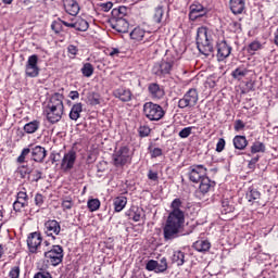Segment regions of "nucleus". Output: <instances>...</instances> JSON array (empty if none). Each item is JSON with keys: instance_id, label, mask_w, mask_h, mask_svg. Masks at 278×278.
Wrapping results in <instances>:
<instances>
[{"instance_id": "obj_14", "label": "nucleus", "mask_w": 278, "mask_h": 278, "mask_svg": "<svg viewBox=\"0 0 278 278\" xmlns=\"http://www.w3.org/2000/svg\"><path fill=\"white\" fill-rule=\"evenodd\" d=\"M26 77L36 78L40 75V67L38 66V54H33L28 56L25 65Z\"/></svg>"}, {"instance_id": "obj_45", "label": "nucleus", "mask_w": 278, "mask_h": 278, "mask_svg": "<svg viewBox=\"0 0 278 278\" xmlns=\"http://www.w3.org/2000/svg\"><path fill=\"white\" fill-rule=\"evenodd\" d=\"M157 273H166L168 270V260L166 257H162L160 262H157Z\"/></svg>"}, {"instance_id": "obj_59", "label": "nucleus", "mask_w": 278, "mask_h": 278, "mask_svg": "<svg viewBox=\"0 0 278 278\" xmlns=\"http://www.w3.org/2000/svg\"><path fill=\"white\" fill-rule=\"evenodd\" d=\"M230 28L235 34H240V31H242V24L239 22H232L230 23Z\"/></svg>"}, {"instance_id": "obj_3", "label": "nucleus", "mask_w": 278, "mask_h": 278, "mask_svg": "<svg viewBox=\"0 0 278 278\" xmlns=\"http://www.w3.org/2000/svg\"><path fill=\"white\" fill-rule=\"evenodd\" d=\"M210 29L205 26H201L197 30V47L198 51L206 58L214 53V45L212 43V36L207 33Z\"/></svg>"}, {"instance_id": "obj_29", "label": "nucleus", "mask_w": 278, "mask_h": 278, "mask_svg": "<svg viewBox=\"0 0 278 278\" xmlns=\"http://www.w3.org/2000/svg\"><path fill=\"white\" fill-rule=\"evenodd\" d=\"M127 206V197L118 195L113 200V207L115 212H123Z\"/></svg>"}, {"instance_id": "obj_6", "label": "nucleus", "mask_w": 278, "mask_h": 278, "mask_svg": "<svg viewBox=\"0 0 278 278\" xmlns=\"http://www.w3.org/2000/svg\"><path fill=\"white\" fill-rule=\"evenodd\" d=\"M143 115L148 121H162L166 116V111L157 103L146 102L143 104Z\"/></svg>"}, {"instance_id": "obj_26", "label": "nucleus", "mask_w": 278, "mask_h": 278, "mask_svg": "<svg viewBox=\"0 0 278 278\" xmlns=\"http://www.w3.org/2000/svg\"><path fill=\"white\" fill-rule=\"evenodd\" d=\"M192 249H194V251H198V253H207V251L212 249V243L207 240H198L193 242Z\"/></svg>"}, {"instance_id": "obj_61", "label": "nucleus", "mask_w": 278, "mask_h": 278, "mask_svg": "<svg viewBox=\"0 0 278 278\" xmlns=\"http://www.w3.org/2000/svg\"><path fill=\"white\" fill-rule=\"evenodd\" d=\"M244 127H247V125L244 124V122H242V119H237L235 122V131H242Z\"/></svg>"}, {"instance_id": "obj_31", "label": "nucleus", "mask_w": 278, "mask_h": 278, "mask_svg": "<svg viewBox=\"0 0 278 278\" xmlns=\"http://www.w3.org/2000/svg\"><path fill=\"white\" fill-rule=\"evenodd\" d=\"M144 36H147V30L138 27H135L130 31V39L136 40V42H140L141 40H144Z\"/></svg>"}, {"instance_id": "obj_15", "label": "nucleus", "mask_w": 278, "mask_h": 278, "mask_svg": "<svg viewBox=\"0 0 278 278\" xmlns=\"http://www.w3.org/2000/svg\"><path fill=\"white\" fill-rule=\"evenodd\" d=\"M148 93L153 101H161V99H164L166 91L164 90V86L157 83H150L148 85Z\"/></svg>"}, {"instance_id": "obj_24", "label": "nucleus", "mask_w": 278, "mask_h": 278, "mask_svg": "<svg viewBox=\"0 0 278 278\" xmlns=\"http://www.w3.org/2000/svg\"><path fill=\"white\" fill-rule=\"evenodd\" d=\"M214 186H216V182L212 181V179L206 176L205 178L200 180L199 190L201 194H207V192H210V190H212Z\"/></svg>"}, {"instance_id": "obj_9", "label": "nucleus", "mask_w": 278, "mask_h": 278, "mask_svg": "<svg viewBox=\"0 0 278 278\" xmlns=\"http://www.w3.org/2000/svg\"><path fill=\"white\" fill-rule=\"evenodd\" d=\"M187 176L191 184H200L201 180L207 177V167L201 164L191 165L188 168Z\"/></svg>"}, {"instance_id": "obj_63", "label": "nucleus", "mask_w": 278, "mask_h": 278, "mask_svg": "<svg viewBox=\"0 0 278 278\" xmlns=\"http://www.w3.org/2000/svg\"><path fill=\"white\" fill-rule=\"evenodd\" d=\"M257 162H260V156H256L250 160L248 164L249 168H255V165L257 164Z\"/></svg>"}, {"instance_id": "obj_10", "label": "nucleus", "mask_w": 278, "mask_h": 278, "mask_svg": "<svg viewBox=\"0 0 278 278\" xmlns=\"http://www.w3.org/2000/svg\"><path fill=\"white\" fill-rule=\"evenodd\" d=\"M43 233L51 240H58V236L62 233V225L56 219H48L43 223Z\"/></svg>"}, {"instance_id": "obj_20", "label": "nucleus", "mask_w": 278, "mask_h": 278, "mask_svg": "<svg viewBox=\"0 0 278 278\" xmlns=\"http://www.w3.org/2000/svg\"><path fill=\"white\" fill-rule=\"evenodd\" d=\"M229 9L235 16H238V14H242L247 10V2L244 0H230Z\"/></svg>"}, {"instance_id": "obj_46", "label": "nucleus", "mask_w": 278, "mask_h": 278, "mask_svg": "<svg viewBox=\"0 0 278 278\" xmlns=\"http://www.w3.org/2000/svg\"><path fill=\"white\" fill-rule=\"evenodd\" d=\"M67 53L71 60H75V58H77V53H79V48H77L75 45H70L67 47Z\"/></svg>"}, {"instance_id": "obj_22", "label": "nucleus", "mask_w": 278, "mask_h": 278, "mask_svg": "<svg viewBox=\"0 0 278 278\" xmlns=\"http://www.w3.org/2000/svg\"><path fill=\"white\" fill-rule=\"evenodd\" d=\"M111 25L118 34H127L129 31V22L127 20H111Z\"/></svg>"}, {"instance_id": "obj_7", "label": "nucleus", "mask_w": 278, "mask_h": 278, "mask_svg": "<svg viewBox=\"0 0 278 278\" xmlns=\"http://www.w3.org/2000/svg\"><path fill=\"white\" fill-rule=\"evenodd\" d=\"M199 103V91L197 88H190L178 101L179 110H192Z\"/></svg>"}, {"instance_id": "obj_19", "label": "nucleus", "mask_w": 278, "mask_h": 278, "mask_svg": "<svg viewBox=\"0 0 278 278\" xmlns=\"http://www.w3.org/2000/svg\"><path fill=\"white\" fill-rule=\"evenodd\" d=\"M63 8L70 16H77L79 14V3L77 0H63Z\"/></svg>"}, {"instance_id": "obj_17", "label": "nucleus", "mask_w": 278, "mask_h": 278, "mask_svg": "<svg viewBox=\"0 0 278 278\" xmlns=\"http://www.w3.org/2000/svg\"><path fill=\"white\" fill-rule=\"evenodd\" d=\"M216 47L218 62H223L224 60H227L229 55H231L232 48L229 46V43H227L226 40L218 41Z\"/></svg>"}, {"instance_id": "obj_40", "label": "nucleus", "mask_w": 278, "mask_h": 278, "mask_svg": "<svg viewBox=\"0 0 278 278\" xmlns=\"http://www.w3.org/2000/svg\"><path fill=\"white\" fill-rule=\"evenodd\" d=\"M80 73H83L84 77H92V75H94V66H92V63H85Z\"/></svg>"}, {"instance_id": "obj_2", "label": "nucleus", "mask_w": 278, "mask_h": 278, "mask_svg": "<svg viewBox=\"0 0 278 278\" xmlns=\"http://www.w3.org/2000/svg\"><path fill=\"white\" fill-rule=\"evenodd\" d=\"M43 116L51 125L62 121V116H64V94L54 92L48 98V102L43 108Z\"/></svg>"}, {"instance_id": "obj_32", "label": "nucleus", "mask_w": 278, "mask_h": 278, "mask_svg": "<svg viewBox=\"0 0 278 278\" xmlns=\"http://www.w3.org/2000/svg\"><path fill=\"white\" fill-rule=\"evenodd\" d=\"M126 216H128L134 223H140L142 218V208L131 207L126 212Z\"/></svg>"}, {"instance_id": "obj_37", "label": "nucleus", "mask_w": 278, "mask_h": 278, "mask_svg": "<svg viewBox=\"0 0 278 278\" xmlns=\"http://www.w3.org/2000/svg\"><path fill=\"white\" fill-rule=\"evenodd\" d=\"M38 268L40 271L35 274L34 278H53V276H51V273L47 271V270H49L48 265H41L39 263Z\"/></svg>"}, {"instance_id": "obj_18", "label": "nucleus", "mask_w": 278, "mask_h": 278, "mask_svg": "<svg viewBox=\"0 0 278 278\" xmlns=\"http://www.w3.org/2000/svg\"><path fill=\"white\" fill-rule=\"evenodd\" d=\"M113 97L123 103H128V101H131L132 93L127 87H119L113 90Z\"/></svg>"}, {"instance_id": "obj_36", "label": "nucleus", "mask_w": 278, "mask_h": 278, "mask_svg": "<svg viewBox=\"0 0 278 278\" xmlns=\"http://www.w3.org/2000/svg\"><path fill=\"white\" fill-rule=\"evenodd\" d=\"M64 23H70V22H66V21H64V20H62V18H58V20H55V21H53L52 23H51V29H52V31H54V34H62V31H64Z\"/></svg>"}, {"instance_id": "obj_58", "label": "nucleus", "mask_w": 278, "mask_h": 278, "mask_svg": "<svg viewBox=\"0 0 278 278\" xmlns=\"http://www.w3.org/2000/svg\"><path fill=\"white\" fill-rule=\"evenodd\" d=\"M190 16H192V14H200V12H203V5L201 4H192L190 7Z\"/></svg>"}, {"instance_id": "obj_53", "label": "nucleus", "mask_w": 278, "mask_h": 278, "mask_svg": "<svg viewBox=\"0 0 278 278\" xmlns=\"http://www.w3.org/2000/svg\"><path fill=\"white\" fill-rule=\"evenodd\" d=\"M89 101L91 105H99L101 103V96H99V93L92 92L89 96Z\"/></svg>"}, {"instance_id": "obj_48", "label": "nucleus", "mask_w": 278, "mask_h": 278, "mask_svg": "<svg viewBox=\"0 0 278 278\" xmlns=\"http://www.w3.org/2000/svg\"><path fill=\"white\" fill-rule=\"evenodd\" d=\"M9 277L10 278H21V266L15 265V266L11 267V269L9 271Z\"/></svg>"}, {"instance_id": "obj_38", "label": "nucleus", "mask_w": 278, "mask_h": 278, "mask_svg": "<svg viewBox=\"0 0 278 278\" xmlns=\"http://www.w3.org/2000/svg\"><path fill=\"white\" fill-rule=\"evenodd\" d=\"M262 49H264V45H262V42H260L257 40H254L249 43L248 53L250 55H255V51H262Z\"/></svg>"}, {"instance_id": "obj_64", "label": "nucleus", "mask_w": 278, "mask_h": 278, "mask_svg": "<svg viewBox=\"0 0 278 278\" xmlns=\"http://www.w3.org/2000/svg\"><path fill=\"white\" fill-rule=\"evenodd\" d=\"M68 97L72 99V101H75L79 98V91H71Z\"/></svg>"}, {"instance_id": "obj_54", "label": "nucleus", "mask_w": 278, "mask_h": 278, "mask_svg": "<svg viewBox=\"0 0 278 278\" xmlns=\"http://www.w3.org/2000/svg\"><path fill=\"white\" fill-rule=\"evenodd\" d=\"M146 36L149 37L143 41L144 45H155V42H157V36L155 34L151 35V33H146Z\"/></svg>"}, {"instance_id": "obj_51", "label": "nucleus", "mask_w": 278, "mask_h": 278, "mask_svg": "<svg viewBox=\"0 0 278 278\" xmlns=\"http://www.w3.org/2000/svg\"><path fill=\"white\" fill-rule=\"evenodd\" d=\"M30 181L33 182H38L39 179H42V172L39 169L36 170H30V176H29Z\"/></svg>"}, {"instance_id": "obj_42", "label": "nucleus", "mask_w": 278, "mask_h": 278, "mask_svg": "<svg viewBox=\"0 0 278 278\" xmlns=\"http://www.w3.org/2000/svg\"><path fill=\"white\" fill-rule=\"evenodd\" d=\"M266 151V144H264V142L261 141H255L252 146H251V153L255 154V153H264Z\"/></svg>"}, {"instance_id": "obj_49", "label": "nucleus", "mask_w": 278, "mask_h": 278, "mask_svg": "<svg viewBox=\"0 0 278 278\" xmlns=\"http://www.w3.org/2000/svg\"><path fill=\"white\" fill-rule=\"evenodd\" d=\"M192 129H194V126H189V127L182 128V129L178 132L179 138H188L189 136L192 135Z\"/></svg>"}, {"instance_id": "obj_56", "label": "nucleus", "mask_w": 278, "mask_h": 278, "mask_svg": "<svg viewBox=\"0 0 278 278\" xmlns=\"http://www.w3.org/2000/svg\"><path fill=\"white\" fill-rule=\"evenodd\" d=\"M18 174L21 175V178L22 179H25V177H27V175H31V170H29L27 168V165H22L20 168H18Z\"/></svg>"}, {"instance_id": "obj_25", "label": "nucleus", "mask_w": 278, "mask_h": 278, "mask_svg": "<svg viewBox=\"0 0 278 278\" xmlns=\"http://www.w3.org/2000/svg\"><path fill=\"white\" fill-rule=\"evenodd\" d=\"M232 144L238 151H244L249 147V140L242 135H237L232 139Z\"/></svg>"}, {"instance_id": "obj_23", "label": "nucleus", "mask_w": 278, "mask_h": 278, "mask_svg": "<svg viewBox=\"0 0 278 278\" xmlns=\"http://www.w3.org/2000/svg\"><path fill=\"white\" fill-rule=\"evenodd\" d=\"M127 14H129V9L125 5L115 8L111 12V21H121V20H127Z\"/></svg>"}, {"instance_id": "obj_41", "label": "nucleus", "mask_w": 278, "mask_h": 278, "mask_svg": "<svg viewBox=\"0 0 278 278\" xmlns=\"http://www.w3.org/2000/svg\"><path fill=\"white\" fill-rule=\"evenodd\" d=\"M87 207L89 212H97L101 207V201L99 199H89L87 201Z\"/></svg>"}, {"instance_id": "obj_34", "label": "nucleus", "mask_w": 278, "mask_h": 278, "mask_svg": "<svg viewBox=\"0 0 278 278\" xmlns=\"http://www.w3.org/2000/svg\"><path fill=\"white\" fill-rule=\"evenodd\" d=\"M40 129V121L34 119L24 125L23 130L25 134H36Z\"/></svg>"}, {"instance_id": "obj_44", "label": "nucleus", "mask_w": 278, "mask_h": 278, "mask_svg": "<svg viewBox=\"0 0 278 278\" xmlns=\"http://www.w3.org/2000/svg\"><path fill=\"white\" fill-rule=\"evenodd\" d=\"M31 153V149L29 148H24L20 154V156L17 157L16 162L17 164H25L27 161H26V157L27 155H29Z\"/></svg>"}, {"instance_id": "obj_43", "label": "nucleus", "mask_w": 278, "mask_h": 278, "mask_svg": "<svg viewBox=\"0 0 278 278\" xmlns=\"http://www.w3.org/2000/svg\"><path fill=\"white\" fill-rule=\"evenodd\" d=\"M148 151H149L152 160L155 157H162L164 155L162 148H153V143H151L148 147Z\"/></svg>"}, {"instance_id": "obj_11", "label": "nucleus", "mask_w": 278, "mask_h": 278, "mask_svg": "<svg viewBox=\"0 0 278 278\" xmlns=\"http://www.w3.org/2000/svg\"><path fill=\"white\" fill-rule=\"evenodd\" d=\"M27 249L31 255L38 254L42 247V233L40 231L30 232L27 237Z\"/></svg>"}, {"instance_id": "obj_39", "label": "nucleus", "mask_w": 278, "mask_h": 278, "mask_svg": "<svg viewBox=\"0 0 278 278\" xmlns=\"http://www.w3.org/2000/svg\"><path fill=\"white\" fill-rule=\"evenodd\" d=\"M162 18H164V7L159 5L154 9L153 21L160 25L162 23Z\"/></svg>"}, {"instance_id": "obj_62", "label": "nucleus", "mask_w": 278, "mask_h": 278, "mask_svg": "<svg viewBox=\"0 0 278 278\" xmlns=\"http://www.w3.org/2000/svg\"><path fill=\"white\" fill-rule=\"evenodd\" d=\"M148 179H150V181H157L160 179V177L157 176V172H153V169H150L148 172Z\"/></svg>"}, {"instance_id": "obj_1", "label": "nucleus", "mask_w": 278, "mask_h": 278, "mask_svg": "<svg viewBox=\"0 0 278 278\" xmlns=\"http://www.w3.org/2000/svg\"><path fill=\"white\" fill-rule=\"evenodd\" d=\"M184 202L181 199L176 198L170 203V211L163 227L164 240H175L179 238L184 232V227L186 225V212L181 210Z\"/></svg>"}, {"instance_id": "obj_57", "label": "nucleus", "mask_w": 278, "mask_h": 278, "mask_svg": "<svg viewBox=\"0 0 278 278\" xmlns=\"http://www.w3.org/2000/svg\"><path fill=\"white\" fill-rule=\"evenodd\" d=\"M35 205H37V207H42V205H45V195L41 193L35 194Z\"/></svg>"}, {"instance_id": "obj_47", "label": "nucleus", "mask_w": 278, "mask_h": 278, "mask_svg": "<svg viewBox=\"0 0 278 278\" xmlns=\"http://www.w3.org/2000/svg\"><path fill=\"white\" fill-rule=\"evenodd\" d=\"M138 134L140 136V138H147L151 134V128L149 126H147V125L140 126L138 128Z\"/></svg>"}, {"instance_id": "obj_5", "label": "nucleus", "mask_w": 278, "mask_h": 278, "mask_svg": "<svg viewBox=\"0 0 278 278\" xmlns=\"http://www.w3.org/2000/svg\"><path fill=\"white\" fill-rule=\"evenodd\" d=\"M43 257L45 260L39 264L48 265V268L49 266H60L64 262V248L62 245H52L50 250L43 253Z\"/></svg>"}, {"instance_id": "obj_55", "label": "nucleus", "mask_w": 278, "mask_h": 278, "mask_svg": "<svg viewBox=\"0 0 278 278\" xmlns=\"http://www.w3.org/2000/svg\"><path fill=\"white\" fill-rule=\"evenodd\" d=\"M227 144V142L225 141L224 138H219L217 143H216V149L215 151L217 153H223V151H225V146Z\"/></svg>"}, {"instance_id": "obj_12", "label": "nucleus", "mask_w": 278, "mask_h": 278, "mask_svg": "<svg viewBox=\"0 0 278 278\" xmlns=\"http://www.w3.org/2000/svg\"><path fill=\"white\" fill-rule=\"evenodd\" d=\"M75 162H77V152L75 150H68L61 161L60 169L63 173H71L75 168Z\"/></svg>"}, {"instance_id": "obj_52", "label": "nucleus", "mask_w": 278, "mask_h": 278, "mask_svg": "<svg viewBox=\"0 0 278 278\" xmlns=\"http://www.w3.org/2000/svg\"><path fill=\"white\" fill-rule=\"evenodd\" d=\"M146 270H149V273H153V270H155L157 273V261H148V263L146 264Z\"/></svg>"}, {"instance_id": "obj_50", "label": "nucleus", "mask_w": 278, "mask_h": 278, "mask_svg": "<svg viewBox=\"0 0 278 278\" xmlns=\"http://www.w3.org/2000/svg\"><path fill=\"white\" fill-rule=\"evenodd\" d=\"M74 205H75V202H73L72 199L63 200L61 203V207H62L63 212H68V210H73Z\"/></svg>"}, {"instance_id": "obj_13", "label": "nucleus", "mask_w": 278, "mask_h": 278, "mask_svg": "<svg viewBox=\"0 0 278 278\" xmlns=\"http://www.w3.org/2000/svg\"><path fill=\"white\" fill-rule=\"evenodd\" d=\"M25 207H29V195L25 187L21 188L16 193V200L13 202L14 212H23Z\"/></svg>"}, {"instance_id": "obj_21", "label": "nucleus", "mask_w": 278, "mask_h": 278, "mask_svg": "<svg viewBox=\"0 0 278 278\" xmlns=\"http://www.w3.org/2000/svg\"><path fill=\"white\" fill-rule=\"evenodd\" d=\"M30 152L34 162H38L39 164L45 162V157H47V150L42 148V146H36L30 150Z\"/></svg>"}, {"instance_id": "obj_60", "label": "nucleus", "mask_w": 278, "mask_h": 278, "mask_svg": "<svg viewBox=\"0 0 278 278\" xmlns=\"http://www.w3.org/2000/svg\"><path fill=\"white\" fill-rule=\"evenodd\" d=\"M112 8H114V3L112 2H104L100 4V9L102 12H110Z\"/></svg>"}, {"instance_id": "obj_4", "label": "nucleus", "mask_w": 278, "mask_h": 278, "mask_svg": "<svg viewBox=\"0 0 278 278\" xmlns=\"http://www.w3.org/2000/svg\"><path fill=\"white\" fill-rule=\"evenodd\" d=\"M131 160H134V154L129 146H121L112 154V164L115 168H124L127 164H131Z\"/></svg>"}, {"instance_id": "obj_16", "label": "nucleus", "mask_w": 278, "mask_h": 278, "mask_svg": "<svg viewBox=\"0 0 278 278\" xmlns=\"http://www.w3.org/2000/svg\"><path fill=\"white\" fill-rule=\"evenodd\" d=\"M64 26L76 29V31H88L90 24L83 17H75L72 18L70 23H64Z\"/></svg>"}, {"instance_id": "obj_33", "label": "nucleus", "mask_w": 278, "mask_h": 278, "mask_svg": "<svg viewBox=\"0 0 278 278\" xmlns=\"http://www.w3.org/2000/svg\"><path fill=\"white\" fill-rule=\"evenodd\" d=\"M236 207L233 206V201L229 198L222 199V214H231Z\"/></svg>"}, {"instance_id": "obj_8", "label": "nucleus", "mask_w": 278, "mask_h": 278, "mask_svg": "<svg viewBox=\"0 0 278 278\" xmlns=\"http://www.w3.org/2000/svg\"><path fill=\"white\" fill-rule=\"evenodd\" d=\"M173 66H175V60L166 56L162 61L154 64L152 73H154L156 77H166V75H170L173 72Z\"/></svg>"}, {"instance_id": "obj_30", "label": "nucleus", "mask_w": 278, "mask_h": 278, "mask_svg": "<svg viewBox=\"0 0 278 278\" xmlns=\"http://www.w3.org/2000/svg\"><path fill=\"white\" fill-rule=\"evenodd\" d=\"M172 264H176L177 266H184V264H186V253L181 250L174 251L172 255Z\"/></svg>"}, {"instance_id": "obj_28", "label": "nucleus", "mask_w": 278, "mask_h": 278, "mask_svg": "<svg viewBox=\"0 0 278 278\" xmlns=\"http://www.w3.org/2000/svg\"><path fill=\"white\" fill-rule=\"evenodd\" d=\"M249 73H251V71L244 67V65H241L231 72V77L232 79H237V81H242V79H244Z\"/></svg>"}, {"instance_id": "obj_27", "label": "nucleus", "mask_w": 278, "mask_h": 278, "mask_svg": "<svg viewBox=\"0 0 278 278\" xmlns=\"http://www.w3.org/2000/svg\"><path fill=\"white\" fill-rule=\"evenodd\" d=\"M84 112V104L81 102L75 103L70 111L71 121H79Z\"/></svg>"}, {"instance_id": "obj_35", "label": "nucleus", "mask_w": 278, "mask_h": 278, "mask_svg": "<svg viewBox=\"0 0 278 278\" xmlns=\"http://www.w3.org/2000/svg\"><path fill=\"white\" fill-rule=\"evenodd\" d=\"M262 193L257 189L249 188L245 199L249 201V203H255L256 201H260Z\"/></svg>"}]
</instances>
